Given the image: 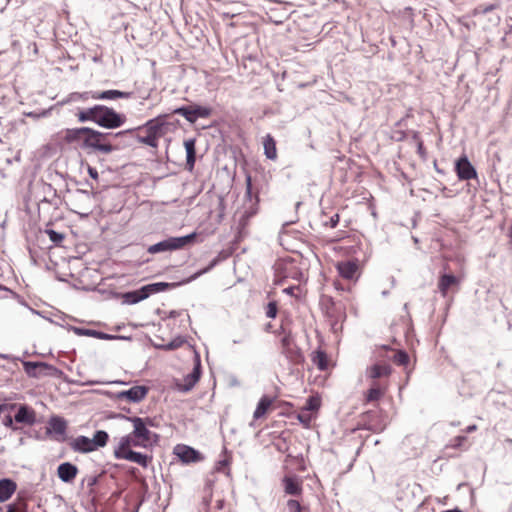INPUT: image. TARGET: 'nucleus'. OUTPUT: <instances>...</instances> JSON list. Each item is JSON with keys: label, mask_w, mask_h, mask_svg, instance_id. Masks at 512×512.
Here are the masks:
<instances>
[{"label": "nucleus", "mask_w": 512, "mask_h": 512, "mask_svg": "<svg viewBox=\"0 0 512 512\" xmlns=\"http://www.w3.org/2000/svg\"><path fill=\"white\" fill-rule=\"evenodd\" d=\"M196 237V232L180 237H169L163 241L149 246L147 251L150 254H156L160 252L179 250L194 243Z\"/></svg>", "instance_id": "f03ea898"}, {"label": "nucleus", "mask_w": 512, "mask_h": 512, "mask_svg": "<svg viewBox=\"0 0 512 512\" xmlns=\"http://www.w3.org/2000/svg\"><path fill=\"white\" fill-rule=\"evenodd\" d=\"M339 223V215L334 214L328 222H326V225H328L331 228H335Z\"/></svg>", "instance_id": "de8ad7c7"}, {"label": "nucleus", "mask_w": 512, "mask_h": 512, "mask_svg": "<svg viewBox=\"0 0 512 512\" xmlns=\"http://www.w3.org/2000/svg\"><path fill=\"white\" fill-rule=\"evenodd\" d=\"M124 122V115L117 113L112 108L100 105L96 124L107 129H115L122 126Z\"/></svg>", "instance_id": "20e7f679"}, {"label": "nucleus", "mask_w": 512, "mask_h": 512, "mask_svg": "<svg viewBox=\"0 0 512 512\" xmlns=\"http://www.w3.org/2000/svg\"><path fill=\"white\" fill-rule=\"evenodd\" d=\"M458 279L452 274H444L438 282V289L443 297H446L451 286L458 284Z\"/></svg>", "instance_id": "393cba45"}, {"label": "nucleus", "mask_w": 512, "mask_h": 512, "mask_svg": "<svg viewBox=\"0 0 512 512\" xmlns=\"http://www.w3.org/2000/svg\"><path fill=\"white\" fill-rule=\"evenodd\" d=\"M313 363L320 369L326 370L327 368V356L323 351H317L313 357Z\"/></svg>", "instance_id": "f704fd0d"}, {"label": "nucleus", "mask_w": 512, "mask_h": 512, "mask_svg": "<svg viewBox=\"0 0 512 512\" xmlns=\"http://www.w3.org/2000/svg\"><path fill=\"white\" fill-rule=\"evenodd\" d=\"M192 376H195V379H200V363L197 362L195 367L193 368L192 372L190 373Z\"/></svg>", "instance_id": "3c124183"}, {"label": "nucleus", "mask_w": 512, "mask_h": 512, "mask_svg": "<svg viewBox=\"0 0 512 512\" xmlns=\"http://www.w3.org/2000/svg\"><path fill=\"white\" fill-rule=\"evenodd\" d=\"M166 117L167 115H160L155 119H151L144 124L143 128L159 140L164 134L163 126L165 123L163 119Z\"/></svg>", "instance_id": "f3484780"}, {"label": "nucleus", "mask_w": 512, "mask_h": 512, "mask_svg": "<svg viewBox=\"0 0 512 512\" xmlns=\"http://www.w3.org/2000/svg\"><path fill=\"white\" fill-rule=\"evenodd\" d=\"M123 303L125 304H136L147 298V294L144 293L142 287L135 291L126 292L122 295Z\"/></svg>", "instance_id": "c85d7f7f"}, {"label": "nucleus", "mask_w": 512, "mask_h": 512, "mask_svg": "<svg viewBox=\"0 0 512 512\" xmlns=\"http://www.w3.org/2000/svg\"><path fill=\"white\" fill-rule=\"evenodd\" d=\"M319 407H320V400L315 397H309L307 399L306 404L303 407V409L310 413L311 411L318 410Z\"/></svg>", "instance_id": "79ce46f5"}, {"label": "nucleus", "mask_w": 512, "mask_h": 512, "mask_svg": "<svg viewBox=\"0 0 512 512\" xmlns=\"http://www.w3.org/2000/svg\"><path fill=\"white\" fill-rule=\"evenodd\" d=\"M227 465V460H221L216 465V470L220 471L224 466Z\"/></svg>", "instance_id": "864d4df0"}, {"label": "nucleus", "mask_w": 512, "mask_h": 512, "mask_svg": "<svg viewBox=\"0 0 512 512\" xmlns=\"http://www.w3.org/2000/svg\"><path fill=\"white\" fill-rule=\"evenodd\" d=\"M197 382L198 380L195 379V376L188 374L184 377V384L179 385V390L183 392H188L195 386Z\"/></svg>", "instance_id": "e433bc0d"}, {"label": "nucleus", "mask_w": 512, "mask_h": 512, "mask_svg": "<svg viewBox=\"0 0 512 512\" xmlns=\"http://www.w3.org/2000/svg\"><path fill=\"white\" fill-rule=\"evenodd\" d=\"M277 312H278L277 303L275 301L269 302L266 306V311H265L266 317L273 319L276 317Z\"/></svg>", "instance_id": "c03bdc74"}, {"label": "nucleus", "mask_w": 512, "mask_h": 512, "mask_svg": "<svg viewBox=\"0 0 512 512\" xmlns=\"http://www.w3.org/2000/svg\"><path fill=\"white\" fill-rule=\"evenodd\" d=\"M272 401L273 400L271 398H269L268 396H263L259 400L257 407L254 411V414H253L254 419H259V418L263 417L266 414L269 407L271 406Z\"/></svg>", "instance_id": "7c9ffc66"}, {"label": "nucleus", "mask_w": 512, "mask_h": 512, "mask_svg": "<svg viewBox=\"0 0 512 512\" xmlns=\"http://www.w3.org/2000/svg\"><path fill=\"white\" fill-rule=\"evenodd\" d=\"M17 423H24L27 425H34L36 423V412L27 405H20L17 413L14 416Z\"/></svg>", "instance_id": "2eb2a0df"}, {"label": "nucleus", "mask_w": 512, "mask_h": 512, "mask_svg": "<svg viewBox=\"0 0 512 512\" xmlns=\"http://www.w3.org/2000/svg\"><path fill=\"white\" fill-rule=\"evenodd\" d=\"M70 446L75 452L89 453L94 451L92 439L83 435L76 437Z\"/></svg>", "instance_id": "aec40b11"}, {"label": "nucleus", "mask_w": 512, "mask_h": 512, "mask_svg": "<svg viewBox=\"0 0 512 512\" xmlns=\"http://www.w3.org/2000/svg\"><path fill=\"white\" fill-rule=\"evenodd\" d=\"M182 340H174V341H171L169 342L168 344L165 345V349L167 350H173V349H176L178 348L181 344H182Z\"/></svg>", "instance_id": "09e8293b"}, {"label": "nucleus", "mask_w": 512, "mask_h": 512, "mask_svg": "<svg viewBox=\"0 0 512 512\" xmlns=\"http://www.w3.org/2000/svg\"><path fill=\"white\" fill-rule=\"evenodd\" d=\"M3 425L5 427L11 428L13 430H17L18 427L14 426L13 418L10 415H7L3 420Z\"/></svg>", "instance_id": "49530a36"}, {"label": "nucleus", "mask_w": 512, "mask_h": 512, "mask_svg": "<svg viewBox=\"0 0 512 512\" xmlns=\"http://www.w3.org/2000/svg\"><path fill=\"white\" fill-rule=\"evenodd\" d=\"M173 114L183 116L188 122L195 123L199 118H207L211 115V108L206 106H182L172 111Z\"/></svg>", "instance_id": "423d86ee"}, {"label": "nucleus", "mask_w": 512, "mask_h": 512, "mask_svg": "<svg viewBox=\"0 0 512 512\" xmlns=\"http://www.w3.org/2000/svg\"><path fill=\"white\" fill-rule=\"evenodd\" d=\"M91 439H92V444H93L94 450H96L98 448L104 447L107 444L109 435L104 430H98L95 432L93 438H91Z\"/></svg>", "instance_id": "2f4dec72"}, {"label": "nucleus", "mask_w": 512, "mask_h": 512, "mask_svg": "<svg viewBox=\"0 0 512 512\" xmlns=\"http://www.w3.org/2000/svg\"><path fill=\"white\" fill-rule=\"evenodd\" d=\"M23 368L27 376L31 378H41L44 376H58L61 371L46 362L24 361Z\"/></svg>", "instance_id": "39448f33"}, {"label": "nucleus", "mask_w": 512, "mask_h": 512, "mask_svg": "<svg viewBox=\"0 0 512 512\" xmlns=\"http://www.w3.org/2000/svg\"><path fill=\"white\" fill-rule=\"evenodd\" d=\"M419 151H422V144L419 145Z\"/></svg>", "instance_id": "0e129e2a"}, {"label": "nucleus", "mask_w": 512, "mask_h": 512, "mask_svg": "<svg viewBox=\"0 0 512 512\" xmlns=\"http://www.w3.org/2000/svg\"><path fill=\"white\" fill-rule=\"evenodd\" d=\"M186 150V165L192 170L196 161L195 139H188L184 142Z\"/></svg>", "instance_id": "bb28decb"}, {"label": "nucleus", "mask_w": 512, "mask_h": 512, "mask_svg": "<svg viewBox=\"0 0 512 512\" xmlns=\"http://www.w3.org/2000/svg\"><path fill=\"white\" fill-rule=\"evenodd\" d=\"M505 442H507L508 444L512 445V439H510V438H507V439L505 440Z\"/></svg>", "instance_id": "052dcab7"}, {"label": "nucleus", "mask_w": 512, "mask_h": 512, "mask_svg": "<svg viewBox=\"0 0 512 512\" xmlns=\"http://www.w3.org/2000/svg\"><path fill=\"white\" fill-rule=\"evenodd\" d=\"M132 95L131 92H123L119 90H107L103 92H92L91 98L94 100H114L118 98L128 99Z\"/></svg>", "instance_id": "6ab92c4d"}, {"label": "nucleus", "mask_w": 512, "mask_h": 512, "mask_svg": "<svg viewBox=\"0 0 512 512\" xmlns=\"http://www.w3.org/2000/svg\"><path fill=\"white\" fill-rule=\"evenodd\" d=\"M148 393V388L145 386H133L132 388L120 391L117 393V398L122 400L126 399L133 403H138L143 400Z\"/></svg>", "instance_id": "9b49d317"}, {"label": "nucleus", "mask_w": 512, "mask_h": 512, "mask_svg": "<svg viewBox=\"0 0 512 512\" xmlns=\"http://www.w3.org/2000/svg\"><path fill=\"white\" fill-rule=\"evenodd\" d=\"M46 234L49 236L51 242L59 244L64 239V235L52 229H47Z\"/></svg>", "instance_id": "37998d69"}, {"label": "nucleus", "mask_w": 512, "mask_h": 512, "mask_svg": "<svg viewBox=\"0 0 512 512\" xmlns=\"http://www.w3.org/2000/svg\"><path fill=\"white\" fill-rule=\"evenodd\" d=\"M136 138L139 143L148 145L152 148L158 147V139L156 137H154L152 134H150L149 132H146V135H144V136L137 135Z\"/></svg>", "instance_id": "72a5a7b5"}, {"label": "nucleus", "mask_w": 512, "mask_h": 512, "mask_svg": "<svg viewBox=\"0 0 512 512\" xmlns=\"http://www.w3.org/2000/svg\"><path fill=\"white\" fill-rule=\"evenodd\" d=\"M337 271L339 275L347 280L357 279L359 276L358 270L359 266L356 261H342L337 263Z\"/></svg>", "instance_id": "f8f14e48"}, {"label": "nucleus", "mask_w": 512, "mask_h": 512, "mask_svg": "<svg viewBox=\"0 0 512 512\" xmlns=\"http://www.w3.org/2000/svg\"><path fill=\"white\" fill-rule=\"evenodd\" d=\"M263 146L265 156L270 160H275L277 158L276 142L270 134L263 138Z\"/></svg>", "instance_id": "cd10ccee"}, {"label": "nucleus", "mask_w": 512, "mask_h": 512, "mask_svg": "<svg viewBox=\"0 0 512 512\" xmlns=\"http://www.w3.org/2000/svg\"><path fill=\"white\" fill-rule=\"evenodd\" d=\"M147 447V445L142 442L140 439H137L136 436L133 435V432H131L128 435H125L120 438L117 446L114 448V452H123L131 450V447Z\"/></svg>", "instance_id": "4468645a"}, {"label": "nucleus", "mask_w": 512, "mask_h": 512, "mask_svg": "<svg viewBox=\"0 0 512 512\" xmlns=\"http://www.w3.org/2000/svg\"><path fill=\"white\" fill-rule=\"evenodd\" d=\"M17 490V484L10 478L0 479V503L8 501Z\"/></svg>", "instance_id": "a211bd4d"}, {"label": "nucleus", "mask_w": 512, "mask_h": 512, "mask_svg": "<svg viewBox=\"0 0 512 512\" xmlns=\"http://www.w3.org/2000/svg\"><path fill=\"white\" fill-rule=\"evenodd\" d=\"M244 338H245V336H244V337H242V338H239V339H234V340H233V343H234V344L241 343V342H243V341H244Z\"/></svg>", "instance_id": "13d9d810"}, {"label": "nucleus", "mask_w": 512, "mask_h": 512, "mask_svg": "<svg viewBox=\"0 0 512 512\" xmlns=\"http://www.w3.org/2000/svg\"><path fill=\"white\" fill-rule=\"evenodd\" d=\"M73 331L78 336L94 337L101 340H111L116 338V336L86 328L73 327Z\"/></svg>", "instance_id": "5701e85b"}, {"label": "nucleus", "mask_w": 512, "mask_h": 512, "mask_svg": "<svg viewBox=\"0 0 512 512\" xmlns=\"http://www.w3.org/2000/svg\"><path fill=\"white\" fill-rule=\"evenodd\" d=\"M296 289L295 286H290V287H287L285 289H283V292L287 295H290V296H293L294 295V290Z\"/></svg>", "instance_id": "603ef678"}, {"label": "nucleus", "mask_w": 512, "mask_h": 512, "mask_svg": "<svg viewBox=\"0 0 512 512\" xmlns=\"http://www.w3.org/2000/svg\"><path fill=\"white\" fill-rule=\"evenodd\" d=\"M476 430H477V425L473 424V425L467 426L466 429H465V432L466 433H472V432H474Z\"/></svg>", "instance_id": "5fc2aeb1"}, {"label": "nucleus", "mask_w": 512, "mask_h": 512, "mask_svg": "<svg viewBox=\"0 0 512 512\" xmlns=\"http://www.w3.org/2000/svg\"><path fill=\"white\" fill-rule=\"evenodd\" d=\"M77 473V466L70 462L61 463L57 468V474L59 479L65 483L72 482L76 477Z\"/></svg>", "instance_id": "dca6fc26"}, {"label": "nucleus", "mask_w": 512, "mask_h": 512, "mask_svg": "<svg viewBox=\"0 0 512 512\" xmlns=\"http://www.w3.org/2000/svg\"><path fill=\"white\" fill-rule=\"evenodd\" d=\"M280 332L284 334L281 339V350L282 353L290 360L296 361L300 356L299 349L296 347L294 338L290 331H286V329L281 326Z\"/></svg>", "instance_id": "0eeeda50"}, {"label": "nucleus", "mask_w": 512, "mask_h": 512, "mask_svg": "<svg viewBox=\"0 0 512 512\" xmlns=\"http://www.w3.org/2000/svg\"><path fill=\"white\" fill-rule=\"evenodd\" d=\"M6 512H27V504L24 501H17L9 504Z\"/></svg>", "instance_id": "ea45409f"}, {"label": "nucleus", "mask_w": 512, "mask_h": 512, "mask_svg": "<svg viewBox=\"0 0 512 512\" xmlns=\"http://www.w3.org/2000/svg\"><path fill=\"white\" fill-rule=\"evenodd\" d=\"M467 440L466 436H457L453 439V447H460Z\"/></svg>", "instance_id": "8fccbe9b"}, {"label": "nucleus", "mask_w": 512, "mask_h": 512, "mask_svg": "<svg viewBox=\"0 0 512 512\" xmlns=\"http://www.w3.org/2000/svg\"><path fill=\"white\" fill-rule=\"evenodd\" d=\"M133 131L134 130L129 129L117 133H102L100 131L89 128L88 135L84 137L82 148L91 149L102 154H109L118 149V147L113 144V140H116L119 137H123L126 134H130Z\"/></svg>", "instance_id": "f257e3e1"}, {"label": "nucleus", "mask_w": 512, "mask_h": 512, "mask_svg": "<svg viewBox=\"0 0 512 512\" xmlns=\"http://www.w3.org/2000/svg\"><path fill=\"white\" fill-rule=\"evenodd\" d=\"M1 357H3L4 359H7L8 356L7 355H1Z\"/></svg>", "instance_id": "e2e57ef3"}, {"label": "nucleus", "mask_w": 512, "mask_h": 512, "mask_svg": "<svg viewBox=\"0 0 512 512\" xmlns=\"http://www.w3.org/2000/svg\"><path fill=\"white\" fill-rule=\"evenodd\" d=\"M88 172H89V175L92 178H97L98 177V173H97L96 169L89 167Z\"/></svg>", "instance_id": "6e6d98bb"}, {"label": "nucleus", "mask_w": 512, "mask_h": 512, "mask_svg": "<svg viewBox=\"0 0 512 512\" xmlns=\"http://www.w3.org/2000/svg\"><path fill=\"white\" fill-rule=\"evenodd\" d=\"M284 490L286 494L289 495H299L301 494L302 488L298 481L292 477H285L283 480Z\"/></svg>", "instance_id": "c756f323"}, {"label": "nucleus", "mask_w": 512, "mask_h": 512, "mask_svg": "<svg viewBox=\"0 0 512 512\" xmlns=\"http://www.w3.org/2000/svg\"><path fill=\"white\" fill-rule=\"evenodd\" d=\"M393 361L398 364L405 366L409 363V355L402 350H399L393 357Z\"/></svg>", "instance_id": "a19ab883"}, {"label": "nucleus", "mask_w": 512, "mask_h": 512, "mask_svg": "<svg viewBox=\"0 0 512 512\" xmlns=\"http://www.w3.org/2000/svg\"><path fill=\"white\" fill-rule=\"evenodd\" d=\"M297 419L305 428H309L313 417L311 413L302 408V410L297 415Z\"/></svg>", "instance_id": "4c0bfd02"}, {"label": "nucleus", "mask_w": 512, "mask_h": 512, "mask_svg": "<svg viewBox=\"0 0 512 512\" xmlns=\"http://www.w3.org/2000/svg\"><path fill=\"white\" fill-rule=\"evenodd\" d=\"M174 452L184 463L197 462L202 459L201 454L197 450L186 445H177L174 448Z\"/></svg>", "instance_id": "ddd939ff"}, {"label": "nucleus", "mask_w": 512, "mask_h": 512, "mask_svg": "<svg viewBox=\"0 0 512 512\" xmlns=\"http://www.w3.org/2000/svg\"><path fill=\"white\" fill-rule=\"evenodd\" d=\"M114 457L116 459H123V460L137 463L138 465H140L143 468H147L151 461V457H149L148 455L142 454L140 452H136L133 450L123 451L120 453L114 452Z\"/></svg>", "instance_id": "9d476101"}, {"label": "nucleus", "mask_w": 512, "mask_h": 512, "mask_svg": "<svg viewBox=\"0 0 512 512\" xmlns=\"http://www.w3.org/2000/svg\"><path fill=\"white\" fill-rule=\"evenodd\" d=\"M289 512H301V505L297 500L290 499L287 501Z\"/></svg>", "instance_id": "a18cd8bd"}, {"label": "nucleus", "mask_w": 512, "mask_h": 512, "mask_svg": "<svg viewBox=\"0 0 512 512\" xmlns=\"http://www.w3.org/2000/svg\"><path fill=\"white\" fill-rule=\"evenodd\" d=\"M92 92H93V91H90V92H84L83 94H81V95H80V98H82V99H84V100L88 99L89 97L91 98V93H92Z\"/></svg>", "instance_id": "4d7b16f0"}, {"label": "nucleus", "mask_w": 512, "mask_h": 512, "mask_svg": "<svg viewBox=\"0 0 512 512\" xmlns=\"http://www.w3.org/2000/svg\"><path fill=\"white\" fill-rule=\"evenodd\" d=\"M122 417L133 424L132 432H133V435L136 436L137 439H140L147 446L151 444V439H152L153 433L148 429V426L153 425L152 419H150L149 417L141 418V417H137V416H133V417L122 416Z\"/></svg>", "instance_id": "7ed1b4c3"}, {"label": "nucleus", "mask_w": 512, "mask_h": 512, "mask_svg": "<svg viewBox=\"0 0 512 512\" xmlns=\"http://www.w3.org/2000/svg\"><path fill=\"white\" fill-rule=\"evenodd\" d=\"M99 109H100V105H95L93 107L80 110L77 113L78 121L79 122L92 121V122L96 123Z\"/></svg>", "instance_id": "a878e982"}, {"label": "nucleus", "mask_w": 512, "mask_h": 512, "mask_svg": "<svg viewBox=\"0 0 512 512\" xmlns=\"http://www.w3.org/2000/svg\"><path fill=\"white\" fill-rule=\"evenodd\" d=\"M257 202L258 198L257 196H253L252 194V183H251V177L247 176L246 178V192H245V211L243 214V217L250 218L254 216L257 212Z\"/></svg>", "instance_id": "1a4fd4ad"}, {"label": "nucleus", "mask_w": 512, "mask_h": 512, "mask_svg": "<svg viewBox=\"0 0 512 512\" xmlns=\"http://www.w3.org/2000/svg\"><path fill=\"white\" fill-rule=\"evenodd\" d=\"M445 512H462V511L459 509H451V510H446Z\"/></svg>", "instance_id": "bf43d9fd"}, {"label": "nucleus", "mask_w": 512, "mask_h": 512, "mask_svg": "<svg viewBox=\"0 0 512 512\" xmlns=\"http://www.w3.org/2000/svg\"><path fill=\"white\" fill-rule=\"evenodd\" d=\"M220 261V258L219 257H216L214 258L210 264L205 267L204 269H201L199 271H197L196 273H194L192 276H190V278L188 279V281H193V280H196L198 277H200L201 275L209 272L210 270H212Z\"/></svg>", "instance_id": "c9c22d12"}, {"label": "nucleus", "mask_w": 512, "mask_h": 512, "mask_svg": "<svg viewBox=\"0 0 512 512\" xmlns=\"http://www.w3.org/2000/svg\"><path fill=\"white\" fill-rule=\"evenodd\" d=\"M382 395L383 391L379 387L374 386L368 390L366 399L368 402L377 401L382 397Z\"/></svg>", "instance_id": "58836bf2"}, {"label": "nucleus", "mask_w": 512, "mask_h": 512, "mask_svg": "<svg viewBox=\"0 0 512 512\" xmlns=\"http://www.w3.org/2000/svg\"><path fill=\"white\" fill-rule=\"evenodd\" d=\"M390 373L391 367L387 364H375L367 369V375L372 379L387 377Z\"/></svg>", "instance_id": "b1692460"}, {"label": "nucleus", "mask_w": 512, "mask_h": 512, "mask_svg": "<svg viewBox=\"0 0 512 512\" xmlns=\"http://www.w3.org/2000/svg\"><path fill=\"white\" fill-rule=\"evenodd\" d=\"M169 286H170L169 283L158 282V283H152V284L145 285L142 287V289H143L144 293L147 294V298H148L149 295L158 293V292H162V291L166 290Z\"/></svg>", "instance_id": "473e14b6"}, {"label": "nucleus", "mask_w": 512, "mask_h": 512, "mask_svg": "<svg viewBox=\"0 0 512 512\" xmlns=\"http://www.w3.org/2000/svg\"><path fill=\"white\" fill-rule=\"evenodd\" d=\"M67 422L59 416H53L48 421L47 433L63 436L66 433Z\"/></svg>", "instance_id": "412c9836"}, {"label": "nucleus", "mask_w": 512, "mask_h": 512, "mask_svg": "<svg viewBox=\"0 0 512 512\" xmlns=\"http://www.w3.org/2000/svg\"><path fill=\"white\" fill-rule=\"evenodd\" d=\"M407 308H408V304L406 303V304L404 305V309H405V310H407Z\"/></svg>", "instance_id": "680f3d73"}, {"label": "nucleus", "mask_w": 512, "mask_h": 512, "mask_svg": "<svg viewBox=\"0 0 512 512\" xmlns=\"http://www.w3.org/2000/svg\"><path fill=\"white\" fill-rule=\"evenodd\" d=\"M89 127H80V128H72L66 129L64 140L67 143H73L76 141L84 142V137L88 135Z\"/></svg>", "instance_id": "4be33fe9"}, {"label": "nucleus", "mask_w": 512, "mask_h": 512, "mask_svg": "<svg viewBox=\"0 0 512 512\" xmlns=\"http://www.w3.org/2000/svg\"><path fill=\"white\" fill-rule=\"evenodd\" d=\"M455 170L460 180H471L477 177L476 169L466 155H463L456 161Z\"/></svg>", "instance_id": "6e6552de"}]
</instances>
